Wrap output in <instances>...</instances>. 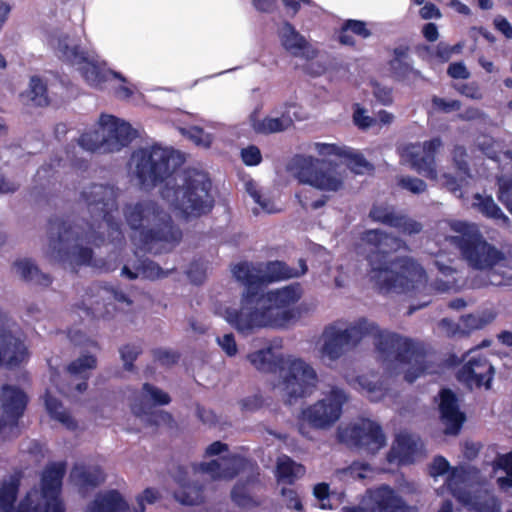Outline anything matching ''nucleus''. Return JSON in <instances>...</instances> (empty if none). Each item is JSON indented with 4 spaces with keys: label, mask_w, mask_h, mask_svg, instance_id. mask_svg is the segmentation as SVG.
I'll list each match as a JSON object with an SVG mask.
<instances>
[{
    "label": "nucleus",
    "mask_w": 512,
    "mask_h": 512,
    "mask_svg": "<svg viewBox=\"0 0 512 512\" xmlns=\"http://www.w3.org/2000/svg\"><path fill=\"white\" fill-rule=\"evenodd\" d=\"M361 243L369 248L365 255L369 281L381 293H408L419 290L426 281V272L414 259L390 257L400 240L380 229H368L360 235Z\"/></svg>",
    "instance_id": "obj_5"
},
{
    "label": "nucleus",
    "mask_w": 512,
    "mask_h": 512,
    "mask_svg": "<svg viewBox=\"0 0 512 512\" xmlns=\"http://www.w3.org/2000/svg\"><path fill=\"white\" fill-rule=\"evenodd\" d=\"M323 161L312 156L295 155L290 162V170L302 184H308L321 191L336 192L342 188L343 181L331 171L324 170Z\"/></svg>",
    "instance_id": "obj_11"
},
{
    "label": "nucleus",
    "mask_w": 512,
    "mask_h": 512,
    "mask_svg": "<svg viewBox=\"0 0 512 512\" xmlns=\"http://www.w3.org/2000/svg\"><path fill=\"white\" fill-rule=\"evenodd\" d=\"M240 458L236 455L193 464L195 471L209 474L213 479H233L239 472Z\"/></svg>",
    "instance_id": "obj_23"
},
{
    "label": "nucleus",
    "mask_w": 512,
    "mask_h": 512,
    "mask_svg": "<svg viewBox=\"0 0 512 512\" xmlns=\"http://www.w3.org/2000/svg\"><path fill=\"white\" fill-rule=\"evenodd\" d=\"M295 103H286L285 111L281 113L280 117L271 118L265 117L253 123V128L257 133L272 134L282 132L293 125V118L290 115V109H296Z\"/></svg>",
    "instance_id": "obj_27"
},
{
    "label": "nucleus",
    "mask_w": 512,
    "mask_h": 512,
    "mask_svg": "<svg viewBox=\"0 0 512 512\" xmlns=\"http://www.w3.org/2000/svg\"><path fill=\"white\" fill-rule=\"evenodd\" d=\"M116 303L131 305L132 301L123 292L94 282L86 289L83 300L72 305V311L79 315L82 312L87 318L109 319L117 310Z\"/></svg>",
    "instance_id": "obj_8"
},
{
    "label": "nucleus",
    "mask_w": 512,
    "mask_h": 512,
    "mask_svg": "<svg viewBox=\"0 0 512 512\" xmlns=\"http://www.w3.org/2000/svg\"><path fill=\"white\" fill-rule=\"evenodd\" d=\"M117 192L110 185L92 184L81 192V199L86 204L92 222L87 229L72 225L69 220L52 217L48 221V256L61 264L88 265L93 258V250L85 244L99 246L105 240L97 229L112 230L123 237L120 224L113 213L118 210Z\"/></svg>",
    "instance_id": "obj_2"
},
{
    "label": "nucleus",
    "mask_w": 512,
    "mask_h": 512,
    "mask_svg": "<svg viewBox=\"0 0 512 512\" xmlns=\"http://www.w3.org/2000/svg\"><path fill=\"white\" fill-rule=\"evenodd\" d=\"M346 400L344 391L334 388L327 397L303 410V419L314 428H328L340 418Z\"/></svg>",
    "instance_id": "obj_13"
},
{
    "label": "nucleus",
    "mask_w": 512,
    "mask_h": 512,
    "mask_svg": "<svg viewBox=\"0 0 512 512\" xmlns=\"http://www.w3.org/2000/svg\"><path fill=\"white\" fill-rule=\"evenodd\" d=\"M20 481L18 478H11L0 486V509L2 512H14L15 502L19 491Z\"/></svg>",
    "instance_id": "obj_40"
},
{
    "label": "nucleus",
    "mask_w": 512,
    "mask_h": 512,
    "mask_svg": "<svg viewBox=\"0 0 512 512\" xmlns=\"http://www.w3.org/2000/svg\"><path fill=\"white\" fill-rule=\"evenodd\" d=\"M70 476L81 489H94L105 481V474L98 466H75Z\"/></svg>",
    "instance_id": "obj_30"
},
{
    "label": "nucleus",
    "mask_w": 512,
    "mask_h": 512,
    "mask_svg": "<svg viewBox=\"0 0 512 512\" xmlns=\"http://www.w3.org/2000/svg\"><path fill=\"white\" fill-rule=\"evenodd\" d=\"M497 468L504 470L509 477L500 478L501 482H507L512 486V451L506 454H500L495 460Z\"/></svg>",
    "instance_id": "obj_59"
},
{
    "label": "nucleus",
    "mask_w": 512,
    "mask_h": 512,
    "mask_svg": "<svg viewBox=\"0 0 512 512\" xmlns=\"http://www.w3.org/2000/svg\"><path fill=\"white\" fill-rule=\"evenodd\" d=\"M457 91L466 96L467 98L474 100H481L483 98V94L481 89L476 82L463 83L456 87Z\"/></svg>",
    "instance_id": "obj_62"
},
{
    "label": "nucleus",
    "mask_w": 512,
    "mask_h": 512,
    "mask_svg": "<svg viewBox=\"0 0 512 512\" xmlns=\"http://www.w3.org/2000/svg\"><path fill=\"white\" fill-rule=\"evenodd\" d=\"M152 356L154 361L165 367H171L175 365L180 359L179 352L164 348L153 349Z\"/></svg>",
    "instance_id": "obj_52"
},
{
    "label": "nucleus",
    "mask_w": 512,
    "mask_h": 512,
    "mask_svg": "<svg viewBox=\"0 0 512 512\" xmlns=\"http://www.w3.org/2000/svg\"><path fill=\"white\" fill-rule=\"evenodd\" d=\"M56 53L59 59L69 64H84L80 69L81 75L91 87L102 88L112 77L124 80L119 73L90 61L88 52L78 44H71L68 35L58 38Z\"/></svg>",
    "instance_id": "obj_9"
},
{
    "label": "nucleus",
    "mask_w": 512,
    "mask_h": 512,
    "mask_svg": "<svg viewBox=\"0 0 512 512\" xmlns=\"http://www.w3.org/2000/svg\"><path fill=\"white\" fill-rule=\"evenodd\" d=\"M465 504L470 505L471 509L476 512H500L501 504L499 500L493 495H486L484 497H475L471 499L470 495L465 496Z\"/></svg>",
    "instance_id": "obj_44"
},
{
    "label": "nucleus",
    "mask_w": 512,
    "mask_h": 512,
    "mask_svg": "<svg viewBox=\"0 0 512 512\" xmlns=\"http://www.w3.org/2000/svg\"><path fill=\"white\" fill-rule=\"evenodd\" d=\"M262 484L257 477H249L245 481H238L232 491L231 499L240 509L249 510L261 505V501L253 493L261 488Z\"/></svg>",
    "instance_id": "obj_25"
},
{
    "label": "nucleus",
    "mask_w": 512,
    "mask_h": 512,
    "mask_svg": "<svg viewBox=\"0 0 512 512\" xmlns=\"http://www.w3.org/2000/svg\"><path fill=\"white\" fill-rule=\"evenodd\" d=\"M494 319L495 315L493 313L466 314L461 316L460 323L444 318L440 321V326L449 337L468 336L471 332L484 328Z\"/></svg>",
    "instance_id": "obj_22"
},
{
    "label": "nucleus",
    "mask_w": 512,
    "mask_h": 512,
    "mask_svg": "<svg viewBox=\"0 0 512 512\" xmlns=\"http://www.w3.org/2000/svg\"><path fill=\"white\" fill-rule=\"evenodd\" d=\"M398 185L401 188L408 190L414 194L423 193L427 188L425 181L410 176H402L401 178H399Z\"/></svg>",
    "instance_id": "obj_54"
},
{
    "label": "nucleus",
    "mask_w": 512,
    "mask_h": 512,
    "mask_svg": "<svg viewBox=\"0 0 512 512\" xmlns=\"http://www.w3.org/2000/svg\"><path fill=\"white\" fill-rule=\"evenodd\" d=\"M133 413L140 417L145 416L146 421L149 425L160 426V425H171L173 423V417L169 412L163 410H147L144 405H134L132 407Z\"/></svg>",
    "instance_id": "obj_41"
},
{
    "label": "nucleus",
    "mask_w": 512,
    "mask_h": 512,
    "mask_svg": "<svg viewBox=\"0 0 512 512\" xmlns=\"http://www.w3.org/2000/svg\"><path fill=\"white\" fill-rule=\"evenodd\" d=\"M142 392L145 396H149L154 405L164 406L171 402V397L168 393L150 383L143 384Z\"/></svg>",
    "instance_id": "obj_50"
},
{
    "label": "nucleus",
    "mask_w": 512,
    "mask_h": 512,
    "mask_svg": "<svg viewBox=\"0 0 512 512\" xmlns=\"http://www.w3.org/2000/svg\"><path fill=\"white\" fill-rule=\"evenodd\" d=\"M497 197L499 201L506 207V209L512 214V179L499 182Z\"/></svg>",
    "instance_id": "obj_57"
},
{
    "label": "nucleus",
    "mask_w": 512,
    "mask_h": 512,
    "mask_svg": "<svg viewBox=\"0 0 512 512\" xmlns=\"http://www.w3.org/2000/svg\"><path fill=\"white\" fill-rule=\"evenodd\" d=\"M439 412L442 423L445 426L444 433L458 435L466 420V415L460 411L456 394L444 388L439 392Z\"/></svg>",
    "instance_id": "obj_18"
},
{
    "label": "nucleus",
    "mask_w": 512,
    "mask_h": 512,
    "mask_svg": "<svg viewBox=\"0 0 512 512\" xmlns=\"http://www.w3.org/2000/svg\"><path fill=\"white\" fill-rule=\"evenodd\" d=\"M350 32L354 35H357L363 39H366L371 36V31L367 28V25L364 21L348 19L346 20L339 31L338 41L342 45H347L354 47L356 42Z\"/></svg>",
    "instance_id": "obj_35"
},
{
    "label": "nucleus",
    "mask_w": 512,
    "mask_h": 512,
    "mask_svg": "<svg viewBox=\"0 0 512 512\" xmlns=\"http://www.w3.org/2000/svg\"><path fill=\"white\" fill-rule=\"evenodd\" d=\"M248 359L258 371L284 372L282 384L289 404L310 395L316 387V371L300 358L286 359L283 355H275L272 347H267L250 353Z\"/></svg>",
    "instance_id": "obj_7"
},
{
    "label": "nucleus",
    "mask_w": 512,
    "mask_h": 512,
    "mask_svg": "<svg viewBox=\"0 0 512 512\" xmlns=\"http://www.w3.org/2000/svg\"><path fill=\"white\" fill-rule=\"evenodd\" d=\"M159 497L157 490L153 488H146L141 495L136 498L137 506L134 508V512H145V503L153 504Z\"/></svg>",
    "instance_id": "obj_60"
},
{
    "label": "nucleus",
    "mask_w": 512,
    "mask_h": 512,
    "mask_svg": "<svg viewBox=\"0 0 512 512\" xmlns=\"http://www.w3.org/2000/svg\"><path fill=\"white\" fill-rule=\"evenodd\" d=\"M239 404L243 412H255L262 408L264 400L261 395L255 394L241 399Z\"/></svg>",
    "instance_id": "obj_61"
},
{
    "label": "nucleus",
    "mask_w": 512,
    "mask_h": 512,
    "mask_svg": "<svg viewBox=\"0 0 512 512\" xmlns=\"http://www.w3.org/2000/svg\"><path fill=\"white\" fill-rule=\"evenodd\" d=\"M4 416L12 426H17L28 404L27 394L19 387L4 384L0 396Z\"/></svg>",
    "instance_id": "obj_21"
},
{
    "label": "nucleus",
    "mask_w": 512,
    "mask_h": 512,
    "mask_svg": "<svg viewBox=\"0 0 512 512\" xmlns=\"http://www.w3.org/2000/svg\"><path fill=\"white\" fill-rule=\"evenodd\" d=\"M393 228L397 229L402 234L411 236L419 234L423 229V225L406 215L398 214Z\"/></svg>",
    "instance_id": "obj_48"
},
{
    "label": "nucleus",
    "mask_w": 512,
    "mask_h": 512,
    "mask_svg": "<svg viewBox=\"0 0 512 512\" xmlns=\"http://www.w3.org/2000/svg\"><path fill=\"white\" fill-rule=\"evenodd\" d=\"M457 229L461 236L454 237V243L458 246L462 256L470 267L483 271L493 268L499 261L505 259V254L492 244L488 243L478 231Z\"/></svg>",
    "instance_id": "obj_10"
},
{
    "label": "nucleus",
    "mask_w": 512,
    "mask_h": 512,
    "mask_svg": "<svg viewBox=\"0 0 512 512\" xmlns=\"http://www.w3.org/2000/svg\"><path fill=\"white\" fill-rule=\"evenodd\" d=\"M44 401L46 410L51 418L62 423L68 430L74 431L78 428L77 421L69 412L63 409L61 401L52 396L49 390L45 392Z\"/></svg>",
    "instance_id": "obj_34"
},
{
    "label": "nucleus",
    "mask_w": 512,
    "mask_h": 512,
    "mask_svg": "<svg viewBox=\"0 0 512 512\" xmlns=\"http://www.w3.org/2000/svg\"><path fill=\"white\" fill-rule=\"evenodd\" d=\"M342 158L347 160V166L357 174L363 173L364 170L373 168L362 154L354 153L351 150L344 149Z\"/></svg>",
    "instance_id": "obj_49"
},
{
    "label": "nucleus",
    "mask_w": 512,
    "mask_h": 512,
    "mask_svg": "<svg viewBox=\"0 0 512 512\" xmlns=\"http://www.w3.org/2000/svg\"><path fill=\"white\" fill-rule=\"evenodd\" d=\"M304 473V466L297 464L289 456L284 455L278 459L276 465V478L278 482L292 485Z\"/></svg>",
    "instance_id": "obj_36"
},
{
    "label": "nucleus",
    "mask_w": 512,
    "mask_h": 512,
    "mask_svg": "<svg viewBox=\"0 0 512 512\" xmlns=\"http://www.w3.org/2000/svg\"><path fill=\"white\" fill-rule=\"evenodd\" d=\"M241 159L246 166H257L262 162V154L256 145H249L241 149Z\"/></svg>",
    "instance_id": "obj_55"
},
{
    "label": "nucleus",
    "mask_w": 512,
    "mask_h": 512,
    "mask_svg": "<svg viewBox=\"0 0 512 512\" xmlns=\"http://www.w3.org/2000/svg\"><path fill=\"white\" fill-rule=\"evenodd\" d=\"M78 143L83 149L90 152L110 153V151H108L105 130L100 125L95 130L82 133Z\"/></svg>",
    "instance_id": "obj_37"
},
{
    "label": "nucleus",
    "mask_w": 512,
    "mask_h": 512,
    "mask_svg": "<svg viewBox=\"0 0 512 512\" xmlns=\"http://www.w3.org/2000/svg\"><path fill=\"white\" fill-rule=\"evenodd\" d=\"M474 200V205L485 217L495 221H502L506 225L509 224V218L502 212L491 196H482L477 193L474 195Z\"/></svg>",
    "instance_id": "obj_38"
},
{
    "label": "nucleus",
    "mask_w": 512,
    "mask_h": 512,
    "mask_svg": "<svg viewBox=\"0 0 512 512\" xmlns=\"http://www.w3.org/2000/svg\"><path fill=\"white\" fill-rule=\"evenodd\" d=\"M467 151L464 146L456 145L452 151V158L455 164V167L458 171L463 174L469 173V164L467 161Z\"/></svg>",
    "instance_id": "obj_58"
},
{
    "label": "nucleus",
    "mask_w": 512,
    "mask_h": 512,
    "mask_svg": "<svg viewBox=\"0 0 512 512\" xmlns=\"http://www.w3.org/2000/svg\"><path fill=\"white\" fill-rule=\"evenodd\" d=\"M338 440L349 446L375 454L386 445V437L382 427L371 420H363L345 428L339 427Z\"/></svg>",
    "instance_id": "obj_12"
},
{
    "label": "nucleus",
    "mask_w": 512,
    "mask_h": 512,
    "mask_svg": "<svg viewBox=\"0 0 512 512\" xmlns=\"http://www.w3.org/2000/svg\"><path fill=\"white\" fill-rule=\"evenodd\" d=\"M512 260L505 255V259L489 268L486 273L487 280L484 286H511L512 285Z\"/></svg>",
    "instance_id": "obj_33"
},
{
    "label": "nucleus",
    "mask_w": 512,
    "mask_h": 512,
    "mask_svg": "<svg viewBox=\"0 0 512 512\" xmlns=\"http://www.w3.org/2000/svg\"><path fill=\"white\" fill-rule=\"evenodd\" d=\"M232 272L246 289L240 307H227L224 318L239 333L248 335L260 328L286 329L300 319L301 310L296 306L302 296L299 283L263 293L264 279L254 274L248 263L236 264Z\"/></svg>",
    "instance_id": "obj_3"
},
{
    "label": "nucleus",
    "mask_w": 512,
    "mask_h": 512,
    "mask_svg": "<svg viewBox=\"0 0 512 512\" xmlns=\"http://www.w3.org/2000/svg\"><path fill=\"white\" fill-rule=\"evenodd\" d=\"M409 47L399 46L394 48V58L389 60L388 65L392 76L397 81H404L409 78L411 74L419 75V71L413 69V67L404 61L408 57Z\"/></svg>",
    "instance_id": "obj_32"
},
{
    "label": "nucleus",
    "mask_w": 512,
    "mask_h": 512,
    "mask_svg": "<svg viewBox=\"0 0 512 512\" xmlns=\"http://www.w3.org/2000/svg\"><path fill=\"white\" fill-rule=\"evenodd\" d=\"M397 216L398 214H396L392 209L382 205H373L369 212V217L374 222L382 223L392 228Z\"/></svg>",
    "instance_id": "obj_46"
},
{
    "label": "nucleus",
    "mask_w": 512,
    "mask_h": 512,
    "mask_svg": "<svg viewBox=\"0 0 512 512\" xmlns=\"http://www.w3.org/2000/svg\"><path fill=\"white\" fill-rule=\"evenodd\" d=\"M353 123L360 130H368L376 124V119L367 115V111L360 104L356 103L353 107Z\"/></svg>",
    "instance_id": "obj_51"
},
{
    "label": "nucleus",
    "mask_w": 512,
    "mask_h": 512,
    "mask_svg": "<svg viewBox=\"0 0 512 512\" xmlns=\"http://www.w3.org/2000/svg\"><path fill=\"white\" fill-rule=\"evenodd\" d=\"M30 99L35 106L44 107L50 103L47 85L38 76H33L30 79Z\"/></svg>",
    "instance_id": "obj_45"
},
{
    "label": "nucleus",
    "mask_w": 512,
    "mask_h": 512,
    "mask_svg": "<svg viewBox=\"0 0 512 512\" xmlns=\"http://www.w3.org/2000/svg\"><path fill=\"white\" fill-rule=\"evenodd\" d=\"M135 176L144 189L163 184L160 195L186 217H201L214 208L212 182L195 169L180 170L182 159L171 148L157 144L136 149L131 155Z\"/></svg>",
    "instance_id": "obj_1"
},
{
    "label": "nucleus",
    "mask_w": 512,
    "mask_h": 512,
    "mask_svg": "<svg viewBox=\"0 0 512 512\" xmlns=\"http://www.w3.org/2000/svg\"><path fill=\"white\" fill-rule=\"evenodd\" d=\"M91 512H128L129 504L118 490L112 489L98 495L90 506Z\"/></svg>",
    "instance_id": "obj_28"
},
{
    "label": "nucleus",
    "mask_w": 512,
    "mask_h": 512,
    "mask_svg": "<svg viewBox=\"0 0 512 512\" xmlns=\"http://www.w3.org/2000/svg\"><path fill=\"white\" fill-rule=\"evenodd\" d=\"M417 453V442L409 434H399L395 444L388 453V460L391 462L397 459L401 464L413 463Z\"/></svg>",
    "instance_id": "obj_29"
},
{
    "label": "nucleus",
    "mask_w": 512,
    "mask_h": 512,
    "mask_svg": "<svg viewBox=\"0 0 512 512\" xmlns=\"http://www.w3.org/2000/svg\"><path fill=\"white\" fill-rule=\"evenodd\" d=\"M371 84L373 95L380 104L389 106L393 103V90L391 87L384 86L376 81Z\"/></svg>",
    "instance_id": "obj_56"
},
{
    "label": "nucleus",
    "mask_w": 512,
    "mask_h": 512,
    "mask_svg": "<svg viewBox=\"0 0 512 512\" xmlns=\"http://www.w3.org/2000/svg\"><path fill=\"white\" fill-rule=\"evenodd\" d=\"M466 479L467 470L463 466L451 467L446 479V486L448 490L454 497L462 502H466L465 496L468 497V493H466L461 487L465 483Z\"/></svg>",
    "instance_id": "obj_39"
},
{
    "label": "nucleus",
    "mask_w": 512,
    "mask_h": 512,
    "mask_svg": "<svg viewBox=\"0 0 512 512\" xmlns=\"http://www.w3.org/2000/svg\"><path fill=\"white\" fill-rule=\"evenodd\" d=\"M292 270L290 267L282 262V261H271L266 265V271L264 275H260L263 277L264 284L271 283L283 279H288L292 277Z\"/></svg>",
    "instance_id": "obj_43"
},
{
    "label": "nucleus",
    "mask_w": 512,
    "mask_h": 512,
    "mask_svg": "<svg viewBox=\"0 0 512 512\" xmlns=\"http://www.w3.org/2000/svg\"><path fill=\"white\" fill-rule=\"evenodd\" d=\"M443 143L440 137H434L423 144H409L404 149V155L410 166L418 174L434 180L437 178L436 154Z\"/></svg>",
    "instance_id": "obj_15"
},
{
    "label": "nucleus",
    "mask_w": 512,
    "mask_h": 512,
    "mask_svg": "<svg viewBox=\"0 0 512 512\" xmlns=\"http://www.w3.org/2000/svg\"><path fill=\"white\" fill-rule=\"evenodd\" d=\"M370 512H412L413 508L387 484L367 490Z\"/></svg>",
    "instance_id": "obj_17"
},
{
    "label": "nucleus",
    "mask_w": 512,
    "mask_h": 512,
    "mask_svg": "<svg viewBox=\"0 0 512 512\" xmlns=\"http://www.w3.org/2000/svg\"><path fill=\"white\" fill-rule=\"evenodd\" d=\"M451 469L449 462L443 456H436L430 465V475L433 477L442 476Z\"/></svg>",
    "instance_id": "obj_64"
},
{
    "label": "nucleus",
    "mask_w": 512,
    "mask_h": 512,
    "mask_svg": "<svg viewBox=\"0 0 512 512\" xmlns=\"http://www.w3.org/2000/svg\"><path fill=\"white\" fill-rule=\"evenodd\" d=\"M322 336L321 353L331 361L338 360L348 350L356 347L364 337L373 336L383 361L400 365L414 364L404 373L406 382L413 383L427 368L426 352L422 346L399 334L381 331L376 323L364 317L344 330L338 327L337 322L329 324L324 328Z\"/></svg>",
    "instance_id": "obj_4"
},
{
    "label": "nucleus",
    "mask_w": 512,
    "mask_h": 512,
    "mask_svg": "<svg viewBox=\"0 0 512 512\" xmlns=\"http://www.w3.org/2000/svg\"><path fill=\"white\" fill-rule=\"evenodd\" d=\"M123 215L132 243L141 251L159 255L172 251L182 240L181 228L157 201L127 203Z\"/></svg>",
    "instance_id": "obj_6"
},
{
    "label": "nucleus",
    "mask_w": 512,
    "mask_h": 512,
    "mask_svg": "<svg viewBox=\"0 0 512 512\" xmlns=\"http://www.w3.org/2000/svg\"><path fill=\"white\" fill-rule=\"evenodd\" d=\"M141 351V347L134 344H126L120 348V355L124 362L125 370L132 371L134 369V361L137 359Z\"/></svg>",
    "instance_id": "obj_53"
},
{
    "label": "nucleus",
    "mask_w": 512,
    "mask_h": 512,
    "mask_svg": "<svg viewBox=\"0 0 512 512\" xmlns=\"http://www.w3.org/2000/svg\"><path fill=\"white\" fill-rule=\"evenodd\" d=\"M13 266L24 282L40 287H49L52 284L53 279L51 275L42 272L29 258L17 260Z\"/></svg>",
    "instance_id": "obj_26"
},
{
    "label": "nucleus",
    "mask_w": 512,
    "mask_h": 512,
    "mask_svg": "<svg viewBox=\"0 0 512 512\" xmlns=\"http://www.w3.org/2000/svg\"><path fill=\"white\" fill-rule=\"evenodd\" d=\"M8 321V317L0 313V366L15 368L28 358V350L23 341L12 334Z\"/></svg>",
    "instance_id": "obj_16"
},
{
    "label": "nucleus",
    "mask_w": 512,
    "mask_h": 512,
    "mask_svg": "<svg viewBox=\"0 0 512 512\" xmlns=\"http://www.w3.org/2000/svg\"><path fill=\"white\" fill-rule=\"evenodd\" d=\"M281 494L286 500V506L289 509H295L297 511H303V505L297 492L291 488H282Z\"/></svg>",
    "instance_id": "obj_63"
},
{
    "label": "nucleus",
    "mask_w": 512,
    "mask_h": 512,
    "mask_svg": "<svg viewBox=\"0 0 512 512\" xmlns=\"http://www.w3.org/2000/svg\"><path fill=\"white\" fill-rule=\"evenodd\" d=\"M278 34L281 45L293 56H298L300 51L309 47L305 37L288 21L283 23Z\"/></svg>",
    "instance_id": "obj_31"
},
{
    "label": "nucleus",
    "mask_w": 512,
    "mask_h": 512,
    "mask_svg": "<svg viewBox=\"0 0 512 512\" xmlns=\"http://www.w3.org/2000/svg\"><path fill=\"white\" fill-rule=\"evenodd\" d=\"M97 366V358L94 355L86 354L73 360L67 366V372L72 376L80 377L88 380V371L95 369Z\"/></svg>",
    "instance_id": "obj_42"
},
{
    "label": "nucleus",
    "mask_w": 512,
    "mask_h": 512,
    "mask_svg": "<svg viewBox=\"0 0 512 512\" xmlns=\"http://www.w3.org/2000/svg\"><path fill=\"white\" fill-rule=\"evenodd\" d=\"M99 124L106 133L108 142V151H120L128 146L135 138V132L129 123L120 121L113 115L102 114L99 118Z\"/></svg>",
    "instance_id": "obj_20"
},
{
    "label": "nucleus",
    "mask_w": 512,
    "mask_h": 512,
    "mask_svg": "<svg viewBox=\"0 0 512 512\" xmlns=\"http://www.w3.org/2000/svg\"><path fill=\"white\" fill-rule=\"evenodd\" d=\"M169 472L178 484L173 496L179 503L187 506H195L204 502L203 486L189 481L187 467L178 465L169 469Z\"/></svg>",
    "instance_id": "obj_19"
},
{
    "label": "nucleus",
    "mask_w": 512,
    "mask_h": 512,
    "mask_svg": "<svg viewBox=\"0 0 512 512\" xmlns=\"http://www.w3.org/2000/svg\"><path fill=\"white\" fill-rule=\"evenodd\" d=\"M138 270L142 278L149 280L161 279L168 276L169 271L163 270L156 262L145 259L138 265Z\"/></svg>",
    "instance_id": "obj_47"
},
{
    "label": "nucleus",
    "mask_w": 512,
    "mask_h": 512,
    "mask_svg": "<svg viewBox=\"0 0 512 512\" xmlns=\"http://www.w3.org/2000/svg\"><path fill=\"white\" fill-rule=\"evenodd\" d=\"M466 357V362L457 373L458 380L470 387L490 389L495 369L487 356L477 349H470Z\"/></svg>",
    "instance_id": "obj_14"
},
{
    "label": "nucleus",
    "mask_w": 512,
    "mask_h": 512,
    "mask_svg": "<svg viewBox=\"0 0 512 512\" xmlns=\"http://www.w3.org/2000/svg\"><path fill=\"white\" fill-rule=\"evenodd\" d=\"M66 473L65 462H52L48 464L41 476V497L55 498L60 496L62 481Z\"/></svg>",
    "instance_id": "obj_24"
}]
</instances>
